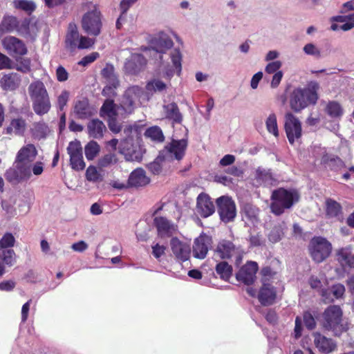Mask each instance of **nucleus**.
<instances>
[{"mask_svg":"<svg viewBox=\"0 0 354 354\" xmlns=\"http://www.w3.org/2000/svg\"><path fill=\"white\" fill-rule=\"evenodd\" d=\"M156 44L158 46L156 51L163 53L166 50L172 47L173 41L169 37L160 38L156 41Z\"/></svg>","mask_w":354,"mask_h":354,"instance_id":"obj_52","label":"nucleus"},{"mask_svg":"<svg viewBox=\"0 0 354 354\" xmlns=\"http://www.w3.org/2000/svg\"><path fill=\"white\" fill-rule=\"evenodd\" d=\"M212 244L211 236L202 234L197 237L193 245V255L195 258L203 259L206 257L209 248Z\"/></svg>","mask_w":354,"mask_h":354,"instance_id":"obj_15","label":"nucleus"},{"mask_svg":"<svg viewBox=\"0 0 354 354\" xmlns=\"http://www.w3.org/2000/svg\"><path fill=\"white\" fill-rule=\"evenodd\" d=\"M260 304L263 306L272 305L277 298L276 288L270 283H262L257 295Z\"/></svg>","mask_w":354,"mask_h":354,"instance_id":"obj_19","label":"nucleus"},{"mask_svg":"<svg viewBox=\"0 0 354 354\" xmlns=\"http://www.w3.org/2000/svg\"><path fill=\"white\" fill-rule=\"evenodd\" d=\"M19 22L14 16H4L0 24V29L3 32H12L17 29Z\"/></svg>","mask_w":354,"mask_h":354,"instance_id":"obj_34","label":"nucleus"},{"mask_svg":"<svg viewBox=\"0 0 354 354\" xmlns=\"http://www.w3.org/2000/svg\"><path fill=\"white\" fill-rule=\"evenodd\" d=\"M218 213L221 220L227 223L234 221L236 215L234 201L229 196H223L216 199Z\"/></svg>","mask_w":354,"mask_h":354,"instance_id":"obj_10","label":"nucleus"},{"mask_svg":"<svg viewBox=\"0 0 354 354\" xmlns=\"http://www.w3.org/2000/svg\"><path fill=\"white\" fill-rule=\"evenodd\" d=\"M150 183V178L146 176L145 170L142 168H137L129 175L128 185L129 187H144Z\"/></svg>","mask_w":354,"mask_h":354,"instance_id":"obj_23","label":"nucleus"},{"mask_svg":"<svg viewBox=\"0 0 354 354\" xmlns=\"http://www.w3.org/2000/svg\"><path fill=\"white\" fill-rule=\"evenodd\" d=\"M70 93L67 90H63L58 95L57 105L60 111H63L69 100Z\"/></svg>","mask_w":354,"mask_h":354,"instance_id":"obj_50","label":"nucleus"},{"mask_svg":"<svg viewBox=\"0 0 354 354\" xmlns=\"http://www.w3.org/2000/svg\"><path fill=\"white\" fill-rule=\"evenodd\" d=\"M331 292L335 299L342 298L345 292V287L341 283H336L332 286Z\"/></svg>","mask_w":354,"mask_h":354,"instance_id":"obj_56","label":"nucleus"},{"mask_svg":"<svg viewBox=\"0 0 354 354\" xmlns=\"http://www.w3.org/2000/svg\"><path fill=\"white\" fill-rule=\"evenodd\" d=\"M95 44V39L85 36H80L77 48L79 49L88 48Z\"/></svg>","mask_w":354,"mask_h":354,"instance_id":"obj_54","label":"nucleus"},{"mask_svg":"<svg viewBox=\"0 0 354 354\" xmlns=\"http://www.w3.org/2000/svg\"><path fill=\"white\" fill-rule=\"evenodd\" d=\"M215 270L220 278L228 281L232 275V266L226 261H221L216 264Z\"/></svg>","mask_w":354,"mask_h":354,"instance_id":"obj_33","label":"nucleus"},{"mask_svg":"<svg viewBox=\"0 0 354 354\" xmlns=\"http://www.w3.org/2000/svg\"><path fill=\"white\" fill-rule=\"evenodd\" d=\"M21 77L16 73L4 75L0 80V86L5 91H15L20 85Z\"/></svg>","mask_w":354,"mask_h":354,"instance_id":"obj_25","label":"nucleus"},{"mask_svg":"<svg viewBox=\"0 0 354 354\" xmlns=\"http://www.w3.org/2000/svg\"><path fill=\"white\" fill-rule=\"evenodd\" d=\"M259 270V266L255 261H248L243 266L236 274L237 281L243 283L245 285L252 284L256 279V274Z\"/></svg>","mask_w":354,"mask_h":354,"instance_id":"obj_14","label":"nucleus"},{"mask_svg":"<svg viewBox=\"0 0 354 354\" xmlns=\"http://www.w3.org/2000/svg\"><path fill=\"white\" fill-rule=\"evenodd\" d=\"M171 250L176 260L185 262L190 257L191 248L189 244L180 241L177 237H173L169 242Z\"/></svg>","mask_w":354,"mask_h":354,"instance_id":"obj_13","label":"nucleus"},{"mask_svg":"<svg viewBox=\"0 0 354 354\" xmlns=\"http://www.w3.org/2000/svg\"><path fill=\"white\" fill-rule=\"evenodd\" d=\"M304 51L307 55H314L317 58L321 57V51L313 44H307L304 47Z\"/></svg>","mask_w":354,"mask_h":354,"instance_id":"obj_57","label":"nucleus"},{"mask_svg":"<svg viewBox=\"0 0 354 354\" xmlns=\"http://www.w3.org/2000/svg\"><path fill=\"white\" fill-rule=\"evenodd\" d=\"M326 113L331 118H339L343 115V109L336 101H330L326 107Z\"/></svg>","mask_w":354,"mask_h":354,"instance_id":"obj_38","label":"nucleus"},{"mask_svg":"<svg viewBox=\"0 0 354 354\" xmlns=\"http://www.w3.org/2000/svg\"><path fill=\"white\" fill-rule=\"evenodd\" d=\"M86 178L87 180L91 182H100L102 180V176L97 171V168L94 166H89L86 171Z\"/></svg>","mask_w":354,"mask_h":354,"instance_id":"obj_47","label":"nucleus"},{"mask_svg":"<svg viewBox=\"0 0 354 354\" xmlns=\"http://www.w3.org/2000/svg\"><path fill=\"white\" fill-rule=\"evenodd\" d=\"M167 118L172 120L174 122L180 124L183 120V115L180 113L178 105L171 103L166 106Z\"/></svg>","mask_w":354,"mask_h":354,"instance_id":"obj_35","label":"nucleus"},{"mask_svg":"<svg viewBox=\"0 0 354 354\" xmlns=\"http://www.w3.org/2000/svg\"><path fill=\"white\" fill-rule=\"evenodd\" d=\"M236 250V246L232 241L223 239L218 243L214 252L221 259H230L235 254Z\"/></svg>","mask_w":354,"mask_h":354,"instance_id":"obj_21","label":"nucleus"},{"mask_svg":"<svg viewBox=\"0 0 354 354\" xmlns=\"http://www.w3.org/2000/svg\"><path fill=\"white\" fill-rule=\"evenodd\" d=\"M3 44L4 47L8 50L13 57L24 56L27 54L28 49L24 42L12 36L6 37Z\"/></svg>","mask_w":354,"mask_h":354,"instance_id":"obj_16","label":"nucleus"},{"mask_svg":"<svg viewBox=\"0 0 354 354\" xmlns=\"http://www.w3.org/2000/svg\"><path fill=\"white\" fill-rule=\"evenodd\" d=\"M196 209L203 218L212 215L215 212V207L209 196L205 193H201L196 199Z\"/></svg>","mask_w":354,"mask_h":354,"instance_id":"obj_17","label":"nucleus"},{"mask_svg":"<svg viewBox=\"0 0 354 354\" xmlns=\"http://www.w3.org/2000/svg\"><path fill=\"white\" fill-rule=\"evenodd\" d=\"M304 322L306 327L308 330H313L316 326V322L315 318L312 314L309 312H306L304 314Z\"/></svg>","mask_w":354,"mask_h":354,"instance_id":"obj_59","label":"nucleus"},{"mask_svg":"<svg viewBox=\"0 0 354 354\" xmlns=\"http://www.w3.org/2000/svg\"><path fill=\"white\" fill-rule=\"evenodd\" d=\"M27 124L22 117L12 118L4 129V133L8 135L23 136L26 130Z\"/></svg>","mask_w":354,"mask_h":354,"instance_id":"obj_24","label":"nucleus"},{"mask_svg":"<svg viewBox=\"0 0 354 354\" xmlns=\"http://www.w3.org/2000/svg\"><path fill=\"white\" fill-rule=\"evenodd\" d=\"M82 28L86 33L98 36L102 27V14L96 6L93 10L86 12L82 19Z\"/></svg>","mask_w":354,"mask_h":354,"instance_id":"obj_8","label":"nucleus"},{"mask_svg":"<svg viewBox=\"0 0 354 354\" xmlns=\"http://www.w3.org/2000/svg\"><path fill=\"white\" fill-rule=\"evenodd\" d=\"M109 85H106L104 87L102 94L104 96L108 97H115L116 95V93L115 89L119 86V82H117V84L114 86V82H109Z\"/></svg>","mask_w":354,"mask_h":354,"instance_id":"obj_55","label":"nucleus"},{"mask_svg":"<svg viewBox=\"0 0 354 354\" xmlns=\"http://www.w3.org/2000/svg\"><path fill=\"white\" fill-rule=\"evenodd\" d=\"M16 282L12 279L5 280L0 282V290L10 292L15 289Z\"/></svg>","mask_w":354,"mask_h":354,"instance_id":"obj_62","label":"nucleus"},{"mask_svg":"<svg viewBox=\"0 0 354 354\" xmlns=\"http://www.w3.org/2000/svg\"><path fill=\"white\" fill-rule=\"evenodd\" d=\"M48 131V126L44 122H35L33 124L32 133L35 137L45 138Z\"/></svg>","mask_w":354,"mask_h":354,"instance_id":"obj_45","label":"nucleus"},{"mask_svg":"<svg viewBox=\"0 0 354 354\" xmlns=\"http://www.w3.org/2000/svg\"><path fill=\"white\" fill-rule=\"evenodd\" d=\"M15 239L11 233H6L0 240V249L12 247Z\"/></svg>","mask_w":354,"mask_h":354,"instance_id":"obj_53","label":"nucleus"},{"mask_svg":"<svg viewBox=\"0 0 354 354\" xmlns=\"http://www.w3.org/2000/svg\"><path fill=\"white\" fill-rule=\"evenodd\" d=\"M96 113V109L91 104L87 97H82L75 100L73 103V114L77 120H88Z\"/></svg>","mask_w":354,"mask_h":354,"instance_id":"obj_11","label":"nucleus"},{"mask_svg":"<svg viewBox=\"0 0 354 354\" xmlns=\"http://www.w3.org/2000/svg\"><path fill=\"white\" fill-rule=\"evenodd\" d=\"M321 162L332 171H336L344 166V161L337 156L325 153L322 156Z\"/></svg>","mask_w":354,"mask_h":354,"instance_id":"obj_31","label":"nucleus"},{"mask_svg":"<svg viewBox=\"0 0 354 354\" xmlns=\"http://www.w3.org/2000/svg\"><path fill=\"white\" fill-rule=\"evenodd\" d=\"M88 135L95 139H101L106 128L104 122L100 119L91 120L86 125Z\"/></svg>","mask_w":354,"mask_h":354,"instance_id":"obj_26","label":"nucleus"},{"mask_svg":"<svg viewBox=\"0 0 354 354\" xmlns=\"http://www.w3.org/2000/svg\"><path fill=\"white\" fill-rule=\"evenodd\" d=\"M153 224L157 229L158 236L161 238L170 237L175 231L174 225L163 216L155 217Z\"/></svg>","mask_w":354,"mask_h":354,"instance_id":"obj_20","label":"nucleus"},{"mask_svg":"<svg viewBox=\"0 0 354 354\" xmlns=\"http://www.w3.org/2000/svg\"><path fill=\"white\" fill-rule=\"evenodd\" d=\"M99 57V53L97 52L91 53V54L84 56L79 62L78 64L86 66L88 64L93 62Z\"/></svg>","mask_w":354,"mask_h":354,"instance_id":"obj_61","label":"nucleus"},{"mask_svg":"<svg viewBox=\"0 0 354 354\" xmlns=\"http://www.w3.org/2000/svg\"><path fill=\"white\" fill-rule=\"evenodd\" d=\"M147 64V59L142 54H134L124 65L126 71L130 74H137Z\"/></svg>","mask_w":354,"mask_h":354,"instance_id":"obj_22","label":"nucleus"},{"mask_svg":"<svg viewBox=\"0 0 354 354\" xmlns=\"http://www.w3.org/2000/svg\"><path fill=\"white\" fill-rule=\"evenodd\" d=\"M13 68L12 61L7 55L0 53V71Z\"/></svg>","mask_w":354,"mask_h":354,"instance_id":"obj_58","label":"nucleus"},{"mask_svg":"<svg viewBox=\"0 0 354 354\" xmlns=\"http://www.w3.org/2000/svg\"><path fill=\"white\" fill-rule=\"evenodd\" d=\"M282 232L279 227L273 228L269 234L268 239L272 243H277L281 239Z\"/></svg>","mask_w":354,"mask_h":354,"instance_id":"obj_64","label":"nucleus"},{"mask_svg":"<svg viewBox=\"0 0 354 354\" xmlns=\"http://www.w3.org/2000/svg\"><path fill=\"white\" fill-rule=\"evenodd\" d=\"M80 37L77 26L73 23L69 24L65 39L66 48L71 52L74 51L77 48Z\"/></svg>","mask_w":354,"mask_h":354,"instance_id":"obj_29","label":"nucleus"},{"mask_svg":"<svg viewBox=\"0 0 354 354\" xmlns=\"http://www.w3.org/2000/svg\"><path fill=\"white\" fill-rule=\"evenodd\" d=\"M171 59L174 66L178 70L180 74L182 69V55L179 49L175 48L171 53Z\"/></svg>","mask_w":354,"mask_h":354,"instance_id":"obj_51","label":"nucleus"},{"mask_svg":"<svg viewBox=\"0 0 354 354\" xmlns=\"http://www.w3.org/2000/svg\"><path fill=\"white\" fill-rule=\"evenodd\" d=\"M146 88L149 91L161 92L167 88V85L162 80L154 79L147 84Z\"/></svg>","mask_w":354,"mask_h":354,"instance_id":"obj_44","label":"nucleus"},{"mask_svg":"<svg viewBox=\"0 0 354 354\" xmlns=\"http://www.w3.org/2000/svg\"><path fill=\"white\" fill-rule=\"evenodd\" d=\"M270 211L276 216H280L286 209L291 208L299 200V194L295 189L280 187L274 189L270 197Z\"/></svg>","mask_w":354,"mask_h":354,"instance_id":"obj_4","label":"nucleus"},{"mask_svg":"<svg viewBox=\"0 0 354 354\" xmlns=\"http://www.w3.org/2000/svg\"><path fill=\"white\" fill-rule=\"evenodd\" d=\"M326 215L329 218L342 219V207L341 204L333 198H327L325 201Z\"/></svg>","mask_w":354,"mask_h":354,"instance_id":"obj_28","label":"nucleus"},{"mask_svg":"<svg viewBox=\"0 0 354 354\" xmlns=\"http://www.w3.org/2000/svg\"><path fill=\"white\" fill-rule=\"evenodd\" d=\"M314 344L322 353L328 354L337 349V343L332 338L326 337L320 333H313Z\"/></svg>","mask_w":354,"mask_h":354,"instance_id":"obj_18","label":"nucleus"},{"mask_svg":"<svg viewBox=\"0 0 354 354\" xmlns=\"http://www.w3.org/2000/svg\"><path fill=\"white\" fill-rule=\"evenodd\" d=\"M281 67V62L279 60L270 62L267 64L265 71L268 74H274L280 71L279 68Z\"/></svg>","mask_w":354,"mask_h":354,"instance_id":"obj_60","label":"nucleus"},{"mask_svg":"<svg viewBox=\"0 0 354 354\" xmlns=\"http://www.w3.org/2000/svg\"><path fill=\"white\" fill-rule=\"evenodd\" d=\"M319 84L315 81L308 82L304 88L293 90L290 97V106L295 113H299L310 105H315L319 99Z\"/></svg>","mask_w":354,"mask_h":354,"instance_id":"obj_2","label":"nucleus"},{"mask_svg":"<svg viewBox=\"0 0 354 354\" xmlns=\"http://www.w3.org/2000/svg\"><path fill=\"white\" fill-rule=\"evenodd\" d=\"M37 155L36 147L32 144L22 147L17 153L15 160L11 167L4 174L6 180L12 184L17 185L27 181L31 177V166Z\"/></svg>","mask_w":354,"mask_h":354,"instance_id":"obj_1","label":"nucleus"},{"mask_svg":"<svg viewBox=\"0 0 354 354\" xmlns=\"http://www.w3.org/2000/svg\"><path fill=\"white\" fill-rule=\"evenodd\" d=\"M187 147V140L185 139L172 140L166 149L169 153L174 155L176 159L180 160L184 157Z\"/></svg>","mask_w":354,"mask_h":354,"instance_id":"obj_30","label":"nucleus"},{"mask_svg":"<svg viewBox=\"0 0 354 354\" xmlns=\"http://www.w3.org/2000/svg\"><path fill=\"white\" fill-rule=\"evenodd\" d=\"M15 7L17 9L24 10L30 15L36 9V5L34 1L28 0H19L15 1Z\"/></svg>","mask_w":354,"mask_h":354,"instance_id":"obj_42","label":"nucleus"},{"mask_svg":"<svg viewBox=\"0 0 354 354\" xmlns=\"http://www.w3.org/2000/svg\"><path fill=\"white\" fill-rule=\"evenodd\" d=\"M56 77L58 82H65L68 79V73L62 66H59L56 69Z\"/></svg>","mask_w":354,"mask_h":354,"instance_id":"obj_63","label":"nucleus"},{"mask_svg":"<svg viewBox=\"0 0 354 354\" xmlns=\"http://www.w3.org/2000/svg\"><path fill=\"white\" fill-rule=\"evenodd\" d=\"M343 312L339 306L327 307L322 314V326L327 331H331L334 336L339 337L348 329L347 323L343 322Z\"/></svg>","mask_w":354,"mask_h":354,"instance_id":"obj_5","label":"nucleus"},{"mask_svg":"<svg viewBox=\"0 0 354 354\" xmlns=\"http://www.w3.org/2000/svg\"><path fill=\"white\" fill-rule=\"evenodd\" d=\"M144 89L139 86H129L124 93L118 105V110L121 115L131 114L136 108V102L144 95Z\"/></svg>","mask_w":354,"mask_h":354,"instance_id":"obj_7","label":"nucleus"},{"mask_svg":"<svg viewBox=\"0 0 354 354\" xmlns=\"http://www.w3.org/2000/svg\"><path fill=\"white\" fill-rule=\"evenodd\" d=\"M0 259L9 266H12L16 262V254L12 249H7L0 253Z\"/></svg>","mask_w":354,"mask_h":354,"instance_id":"obj_43","label":"nucleus"},{"mask_svg":"<svg viewBox=\"0 0 354 354\" xmlns=\"http://www.w3.org/2000/svg\"><path fill=\"white\" fill-rule=\"evenodd\" d=\"M102 75L109 82H114V86L119 82L114 73V68L111 65H107L102 69Z\"/></svg>","mask_w":354,"mask_h":354,"instance_id":"obj_49","label":"nucleus"},{"mask_svg":"<svg viewBox=\"0 0 354 354\" xmlns=\"http://www.w3.org/2000/svg\"><path fill=\"white\" fill-rule=\"evenodd\" d=\"M336 257L342 267L354 268V254L351 246L339 249L336 252Z\"/></svg>","mask_w":354,"mask_h":354,"instance_id":"obj_27","label":"nucleus"},{"mask_svg":"<svg viewBox=\"0 0 354 354\" xmlns=\"http://www.w3.org/2000/svg\"><path fill=\"white\" fill-rule=\"evenodd\" d=\"M118 162L117 155L114 153H109L102 156L97 160V167L100 169L110 167Z\"/></svg>","mask_w":354,"mask_h":354,"instance_id":"obj_36","label":"nucleus"},{"mask_svg":"<svg viewBox=\"0 0 354 354\" xmlns=\"http://www.w3.org/2000/svg\"><path fill=\"white\" fill-rule=\"evenodd\" d=\"M284 130L289 143L293 145L302 136L301 123L291 112H288L284 116Z\"/></svg>","mask_w":354,"mask_h":354,"instance_id":"obj_9","label":"nucleus"},{"mask_svg":"<svg viewBox=\"0 0 354 354\" xmlns=\"http://www.w3.org/2000/svg\"><path fill=\"white\" fill-rule=\"evenodd\" d=\"M145 136V137L150 138L152 141L156 142H162L165 140L162 131L158 126L149 127L146 130Z\"/></svg>","mask_w":354,"mask_h":354,"instance_id":"obj_37","label":"nucleus"},{"mask_svg":"<svg viewBox=\"0 0 354 354\" xmlns=\"http://www.w3.org/2000/svg\"><path fill=\"white\" fill-rule=\"evenodd\" d=\"M28 89L35 113L39 116L48 114L52 104L44 84L40 80L35 81L29 85Z\"/></svg>","mask_w":354,"mask_h":354,"instance_id":"obj_3","label":"nucleus"},{"mask_svg":"<svg viewBox=\"0 0 354 354\" xmlns=\"http://www.w3.org/2000/svg\"><path fill=\"white\" fill-rule=\"evenodd\" d=\"M17 62L16 69L18 71L26 73L30 71L31 61L29 58H24L22 56L15 57Z\"/></svg>","mask_w":354,"mask_h":354,"instance_id":"obj_46","label":"nucleus"},{"mask_svg":"<svg viewBox=\"0 0 354 354\" xmlns=\"http://www.w3.org/2000/svg\"><path fill=\"white\" fill-rule=\"evenodd\" d=\"M67 153L70 156V165L75 171L84 169L86 164L83 159L82 147L78 140L71 141L67 147Z\"/></svg>","mask_w":354,"mask_h":354,"instance_id":"obj_12","label":"nucleus"},{"mask_svg":"<svg viewBox=\"0 0 354 354\" xmlns=\"http://www.w3.org/2000/svg\"><path fill=\"white\" fill-rule=\"evenodd\" d=\"M261 274L262 283H270V281L274 278L277 272L274 271L271 267L266 266L261 269Z\"/></svg>","mask_w":354,"mask_h":354,"instance_id":"obj_48","label":"nucleus"},{"mask_svg":"<svg viewBox=\"0 0 354 354\" xmlns=\"http://www.w3.org/2000/svg\"><path fill=\"white\" fill-rule=\"evenodd\" d=\"M266 126L268 131L275 137L279 136L277 116L275 113H270L266 121Z\"/></svg>","mask_w":354,"mask_h":354,"instance_id":"obj_41","label":"nucleus"},{"mask_svg":"<svg viewBox=\"0 0 354 354\" xmlns=\"http://www.w3.org/2000/svg\"><path fill=\"white\" fill-rule=\"evenodd\" d=\"M308 250L313 261L317 263H320L330 257L333 246L331 243L326 238L315 236L310 239Z\"/></svg>","mask_w":354,"mask_h":354,"instance_id":"obj_6","label":"nucleus"},{"mask_svg":"<svg viewBox=\"0 0 354 354\" xmlns=\"http://www.w3.org/2000/svg\"><path fill=\"white\" fill-rule=\"evenodd\" d=\"M117 106L118 105L115 104L113 100H105L100 110V115L102 117L106 115L109 118H116V116L118 115V113L120 112L118 110Z\"/></svg>","mask_w":354,"mask_h":354,"instance_id":"obj_32","label":"nucleus"},{"mask_svg":"<svg viewBox=\"0 0 354 354\" xmlns=\"http://www.w3.org/2000/svg\"><path fill=\"white\" fill-rule=\"evenodd\" d=\"M100 145L97 142L91 140L85 146V156L88 160H93L100 152Z\"/></svg>","mask_w":354,"mask_h":354,"instance_id":"obj_40","label":"nucleus"},{"mask_svg":"<svg viewBox=\"0 0 354 354\" xmlns=\"http://www.w3.org/2000/svg\"><path fill=\"white\" fill-rule=\"evenodd\" d=\"M259 212V209L250 203L245 204L242 208V216L251 221L257 220Z\"/></svg>","mask_w":354,"mask_h":354,"instance_id":"obj_39","label":"nucleus"}]
</instances>
